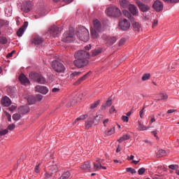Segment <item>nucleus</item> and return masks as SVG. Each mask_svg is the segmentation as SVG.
<instances>
[{
	"label": "nucleus",
	"mask_w": 179,
	"mask_h": 179,
	"mask_svg": "<svg viewBox=\"0 0 179 179\" xmlns=\"http://www.w3.org/2000/svg\"><path fill=\"white\" fill-rule=\"evenodd\" d=\"M126 171L127 173H131V174H136V170H135V169L127 168Z\"/></svg>",
	"instance_id": "46"
},
{
	"label": "nucleus",
	"mask_w": 179,
	"mask_h": 179,
	"mask_svg": "<svg viewBox=\"0 0 179 179\" xmlns=\"http://www.w3.org/2000/svg\"><path fill=\"white\" fill-rule=\"evenodd\" d=\"M145 171H146L145 168H141L140 169H138V173L139 174V176H142V175L145 174Z\"/></svg>",
	"instance_id": "52"
},
{
	"label": "nucleus",
	"mask_w": 179,
	"mask_h": 179,
	"mask_svg": "<svg viewBox=\"0 0 179 179\" xmlns=\"http://www.w3.org/2000/svg\"><path fill=\"white\" fill-rule=\"evenodd\" d=\"M128 139H131V135L124 134L122 137H120V139L117 140V142H119L120 143H122L124 141H128Z\"/></svg>",
	"instance_id": "32"
},
{
	"label": "nucleus",
	"mask_w": 179,
	"mask_h": 179,
	"mask_svg": "<svg viewBox=\"0 0 179 179\" xmlns=\"http://www.w3.org/2000/svg\"><path fill=\"white\" fill-rule=\"evenodd\" d=\"M121 6H123V8H127L128 6V1L127 0H122L120 3Z\"/></svg>",
	"instance_id": "50"
},
{
	"label": "nucleus",
	"mask_w": 179,
	"mask_h": 179,
	"mask_svg": "<svg viewBox=\"0 0 179 179\" xmlns=\"http://www.w3.org/2000/svg\"><path fill=\"white\" fill-rule=\"evenodd\" d=\"M36 101H41L43 100V95L41 94H36L35 96Z\"/></svg>",
	"instance_id": "49"
},
{
	"label": "nucleus",
	"mask_w": 179,
	"mask_h": 179,
	"mask_svg": "<svg viewBox=\"0 0 179 179\" xmlns=\"http://www.w3.org/2000/svg\"><path fill=\"white\" fill-rule=\"evenodd\" d=\"M136 3L141 12L145 13L150 10V6H149L148 4L142 3L140 0H136Z\"/></svg>",
	"instance_id": "9"
},
{
	"label": "nucleus",
	"mask_w": 179,
	"mask_h": 179,
	"mask_svg": "<svg viewBox=\"0 0 179 179\" xmlns=\"http://www.w3.org/2000/svg\"><path fill=\"white\" fill-rule=\"evenodd\" d=\"M76 36H78V38L82 41L86 43L89 41V31L85 27H78L76 29Z\"/></svg>",
	"instance_id": "1"
},
{
	"label": "nucleus",
	"mask_w": 179,
	"mask_h": 179,
	"mask_svg": "<svg viewBox=\"0 0 179 179\" xmlns=\"http://www.w3.org/2000/svg\"><path fill=\"white\" fill-rule=\"evenodd\" d=\"M15 52H16L15 50H13L11 52L8 53L6 55V58H10L11 57H13V54H15Z\"/></svg>",
	"instance_id": "57"
},
{
	"label": "nucleus",
	"mask_w": 179,
	"mask_h": 179,
	"mask_svg": "<svg viewBox=\"0 0 179 179\" xmlns=\"http://www.w3.org/2000/svg\"><path fill=\"white\" fill-rule=\"evenodd\" d=\"M27 103L29 106H31V104H36V96L33 95H30L27 98Z\"/></svg>",
	"instance_id": "28"
},
{
	"label": "nucleus",
	"mask_w": 179,
	"mask_h": 179,
	"mask_svg": "<svg viewBox=\"0 0 179 179\" xmlns=\"http://www.w3.org/2000/svg\"><path fill=\"white\" fill-rule=\"evenodd\" d=\"M29 78L30 79H32V80H34V82H37V83H40L41 85H44L45 83V78L38 73H30Z\"/></svg>",
	"instance_id": "3"
},
{
	"label": "nucleus",
	"mask_w": 179,
	"mask_h": 179,
	"mask_svg": "<svg viewBox=\"0 0 179 179\" xmlns=\"http://www.w3.org/2000/svg\"><path fill=\"white\" fill-rule=\"evenodd\" d=\"M123 14L124 15V16L126 17L129 19L131 20V22H134V20H135V18H134V17H132V15H131L129 13V11L124 10H123Z\"/></svg>",
	"instance_id": "33"
},
{
	"label": "nucleus",
	"mask_w": 179,
	"mask_h": 179,
	"mask_svg": "<svg viewBox=\"0 0 179 179\" xmlns=\"http://www.w3.org/2000/svg\"><path fill=\"white\" fill-rule=\"evenodd\" d=\"M158 96L160 99L155 100L156 103H157V101H160V100H167L169 99V95L166 93H159Z\"/></svg>",
	"instance_id": "31"
},
{
	"label": "nucleus",
	"mask_w": 179,
	"mask_h": 179,
	"mask_svg": "<svg viewBox=\"0 0 179 179\" xmlns=\"http://www.w3.org/2000/svg\"><path fill=\"white\" fill-rule=\"evenodd\" d=\"M27 26H29V22H24L23 25L17 31V36L18 37H22L23 36L26 29H27Z\"/></svg>",
	"instance_id": "11"
},
{
	"label": "nucleus",
	"mask_w": 179,
	"mask_h": 179,
	"mask_svg": "<svg viewBox=\"0 0 179 179\" xmlns=\"http://www.w3.org/2000/svg\"><path fill=\"white\" fill-rule=\"evenodd\" d=\"M93 124H94L93 117H89L85 122V129H90V128H92V127H93Z\"/></svg>",
	"instance_id": "22"
},
{
	"label": "nucleus",
	"mask_w": 179,
	"mask_h": 179,
	"mask_svg": "<svg viewBox=\"0 0 179 179\" xmlns=\"http://www.w3.org/2000/svg\"><path fill=\"white\" fill-rule=\"evenodd\" d=\"M114 134H115V127H113L110 130L105 131V135H106V136H111V135Z\"/></svg>",
	"instance_id": "35"
},
{
	"label": "nucleus",
	"mask_w": 179,
	"mask_h": 179,
	"mask_svg": "<svg viewBox=\"0 0 179 179\" xmlns=\"http://www.w3.org/2000/svg\"><path fill=\"white\" fill-rule=\"evenodd\" d=\"M73 64L76 68L80 69L81 68H85V66H87V65H89V59H76Z\"/></svg>",
	"instance_id": "8"
},
{
	"label": "nucleus",
	"mask_w": 179,
	"mask_h": 179,
	"mask_svg": "<svg viewBox=\"0 0 179 179\" xmlns=\"http://www.w3.org/2000/svg\"><path fill=\"white\" fill-rule=\"evenodd\" d=\"M122 120L124 122H128V121H129V117H128V116L122 115Z\"/></svg>",
	"instance_id": "55"
},
{
	"label": "nucleus",
	"mask_w": 179,
	"mask_h": 179,
	"mask_svg": "<svg viewBox=\"0 0 179 179\" xmlns=\"http://www.w3.org/2000/svg\"><path fill=\"white\" fill-rule=\"evenodd\" d=\"M6 117H7L8 121H9V122H10V121H12V116L10 115V114L7 113Z\"/></svg>",
	"instance_id": "63"
},
{
	"label": "nucleus",
	"mask_w": 179,
	"mask_h": 179,
	"mask_svg": "<svg viewBox=\"0 0 179 179\" xmlns=\"http://www.w3.org/2000/svg\"><path fill=\"white\" fill-rule=\"evenodd\" d=\"M101 167V164H99L98 163L96 164V162H94V170H95V171H99Z\"/></svg>",
	"instance_id": "45"
},
{
	"label": "nucleus",
	"mask_w": 179,
	"mask_h": 179,
	"mask_svg": "<svg viewBox=\"0 0 179 179\" xmlns=\"http://www.w3.org/2000/svg\"><path fill=\"white\" fill-rule=\"evenodd\" d=\"M35 173H37V174H38V173H40V164H38V165L36 166Z\"/></svg>",
	"instance_id": "60"
},
{
	"label": "nucleus",
	"mask_w": 179,
	"mask_h": 179,
	"mask_svg": "<svg viewBox=\"0 0 179 179\" xmlns=\"http://www.w3.org/2000/svg\"><path fill=\"white\" fill-rule=\"evenodd\" d=\"M18 113L19 114L24 115L25 114L30 113V108L29 106H21L18 108Z\"/></svg>",
	"instance_id": "18"
},
{
	"label": "nucleus",
	"mask_w": 179,
	"mask_h": 179,
	"mask_svg": "<svg viewBox=\"0 0 179 179\" xmlns=\"http://www.w3.org/2000/svg\"><path fill=\"white\" fill-rule=\"evenodd\" d=\"M99 104H100V100H98L95 101L94 103H92L90 105V109L94 110V108H97V106H99Z\"/></svg>",
	"instance_id": "41"
},
{
	"label": "nucleus",
	"mask_w": 179,
	"mask_h": 179,
	"mask_svg": "<svg viewBox=\"0 0 179 179\" xmlns=\"http://www.w3.org/2000/svg\"><path fill=\"white\" fill-rule=\"evenodd\" d=\"M126 42H127V39H125L124 38L120 39V41H119V44H118L119 47L124 45Z\"/></svg>",
	"instance_id": "51"
},
{
	"label": "nucleus",
	"mask_w": 179,
	"mask_h": 179,
	"mask_svg": "<svg viewBox=\"0 0 179 179\" xmlns=\"http://www.w3.org/2000/svg\"><path fill=\"white\" fill-rule=\"evenodd\" d=\"M44 41V39L40 36H36L33 41L32 44H35V45H40V44H42Z\"/></svg>",
	"instance_id": "21"
},
{
	"label": "nucleus",
	"mask_w": 179,
	"mask_h": 179,
	"mask_svg": "<svg viewBox=\"0 0 179 179\" xmlns=\"http://www.w3.org/2000/svg\"><path fill=\"white\" fill-rule=\"evenodd\" d=\"M129 10L134 16H135V15H138V8L134 4L129 5Z\"/></svg>",
	"instance_id": "20"
},
{
	"label": "nucleus",
	"mask_w": 179,
	"mask_h": 179,
	"mask_svg": "<svg viewBox=\"0 0 179 179\" xmlns=\"http://www.w3.org/2000/svg\"><path fill=\"white\" fill-rule=\"evenodd\" d=\"M71 177V172L66 171L64 173L59 179H68Z\"/></svg>",
	"instance_id": "39"
},
{
	"label": "nucleus",
	"mask_w": 179,
	"mask_h": 179,
	"mask_svg": "<svg viewBox=\"0 0 179 179\" xmlns=\"http://www.w3.org/2000/svg\"><path fill=\"white\" fill-rule=\"evenodd\" d=\"M131 26L134 31H136V33H140V31H142V25L139 24V22L133 21Z\"/></svg>",
	"instance_id": "16"
},
{
	"label": "nucleus",
	"mask_w": 179,
	"mask_h": 179,
	"mask_svg": "<svg viewBox=\"0 0 179 179\" xmlns=\"http://www.w3.org/2000/svg\"><path fill=\"white\" fill-rule=\"evenodd\" d=\"M20 118H22V115H20V113H15L13 115V120H14V121H19Z\"/></svg>",
	"instance_id": "40"
},
{
	"label": "nucleus",
	"mask_w": 179,
	"mask_h": 179,
	"mask_svg": "<svg viewBox=\"0 0 179 179\" xmlns=\"http://www.w3.org/2000/svg\"><path fill=\"white\" fill-rule=\"evenodd\" d=\"M119 27L120 30L127 31V30L131 28V22L127 19H120L119 21Z\"/></svg>",
	"instance_id": "7"
},
{
	"label": "nucleus",
	"mask_w": 179,
	"mask_h": 179,
	"mask_svg": "<svg viewBox=\"0 0 179 179\" xmlns=\"http://www.w3.org/2000/svg\"><path fill=\"white\" fill-rule=\"evenodd\" d=\"M91 36H92V37H93V38H98L99 33H97V31H96V29L92 28L91 29Z\"/></svg>",
	"instance_id": "38"
},
{
	"label": "nucleus",
	"mask_w": 179,
	"mask_h": 179,
	"mask_svg": "<svg viewBox=\"0 0 179 179\" xmlns=\"http://www.w3.org/2000/svg\"><path fill=\"white\" fill-rule=\"evenodd\" d=\"M92 75V71H89L87 72L86 74H85L83 76H82L81 78H80L78 79V80L76 81L74 83L75 86H78L79 85H80V83H82V82H84V80H86V79H87V78H89V76Z\"/></svg>",
	"instance_id": "15"
},
{
	"label": "nucleus",
	"mask_w": 179,
	"mask_h": 179,
	"mask_svg": "<svg viewBox=\"0 0 179 179\" xmlns=\"http://www.w3.org/2000/svg\"><path fill=\"white\" fill-rule=\"evenodd\" d=\"M86 118H87V114L80 116V120H86Z\"/></svg>",
	"instance_id": "64"
},
{
	"label": "nucleus",
	"mask_w": 179,
	"mask_h": 179,
	"mask_svg": "<svg viewBox=\"0 0 179 179\" xmlns=\"http://www.w3.org/2000/svg\"><path fill=\"white\" fill-rule=\"evenodd\" d=\"M22 9L25 13H29V12L33 9V3H31V1H26L22 7Z\"/></svg>",
	"instance_id": "12"
},
{
	"label": "nucleus",
	"mask_w": 179,
	"mask_h": 179,
	"mask_svg": "<svg viewBox=\"0 0 179 179\" xmlns=\"http://www.w3.org/2000/svg\"><path fill=\"white\" fill-rule=\"evenodd\" d=\"M36 92L41 93L42 94H47L48 93V88L41 85H37L35 87Z\"/></svg>",
	"instance_id": "13"
},
{
	"label": "nucleus",
	"mask_w": 179,
	"mask_h": 179,
	"mask_svg": "<svg viewBox=\"0 0 179 179\" xmlns=\"http://www.w3.org/2000/svg\"><path fill=\"white\" fill-rule=\"evenodd\" d=\"M93 24L95 30H97L99 32L101 31V23L100 21H99V20H94Z\"/></svg>",
	"instance_id": "23"
},
{
	"label": "nucleus",
	"mask_w": 179,
	"mask_h": 179,
	"mask_svg": "<svg viewBox=\"0 0 179 179\" xmlns=\"http://www.w3.org/2000/svg\"><path fill=\"white\" fill-rule=\"evenodd\" d=\"M7 92L10 97H15V93H16V88L13 87H9L7 88Z\"/></svg>",
	"instance_id": "25"
},
{
	"label": "nucleus",
	"mask_w": 179,
	"mask_h": 179,
	"mask_svg": "<svg viewBox=\"0 0 179 179\" xmlns=\"http://www.w3.org/2000/svg\"><path fill=\"white\" fill-rule=\"evenodd\" d=\"M15 128H16V125H15V124L13 123L8 126L7 129H8V131H13V129H15Z\"/></svg>",
	"instance_id": "48"
},
{
	"label": "nucleus",
	"mask_w": 179,
	"mask_h": 179,
	"mask_svg": "<svg viewBox=\"0 0 179 179\" xmlns=\"http://www.w3.org/2000/svg\"><path fill=\"white\" fill-rule=\"evenodd\" d=\"M163 3L159 0H156L152 4V9L155 10V12H163Z\"/></svg>",
	"instance_id": "10"
},
{
	"label": "nucleus",
	"mask_w": 179,
	"mask_h": 179,
	"mask_svg": "<svg viewBox=\"0 0 179 179\" xmlns=\"http://www.w3.org/2000/svg\"><path fill=\"white\" fill-rule=\"evenodd\" d=\"M52 176H54V173L50 172V173H48V172H46L45 173V178H50V177H52Z\"/></svg>",
	"instance_id": "54"
},
{
	"label": "nucleus",
	"mask_w": 179,
	"mask_h": 179,
	"mask_svg": "<svg viewBox=\"0 0 179 179\" xmlns=\"http://www.w3.org/2000/svg\"><path fill=\"white\" fill-rule=\"evenodd\" d=\"M76 59H89L90 54L85 50H79L74 54Z\"/></svg>",
	"instance_id": "6"
},
{
	"label": "nucleus",
	"mask_w": 179,
	"mask_h": 179,
	"mask_svg": "<svg viewBox=\"0 0 179 179\" xmlns=\"http://www.w3.org/2000/svg\"><path fill=\"white\" fill-rule=\"evenodd\" d=\"M94 124L96 125L99 124V123L103 121V115H98L95 116L93 118Z\"/></svg>",
	"instance_id": "26"
},
{
	"label": "nucleus",
	"mask_w": 179,
	"mask_h": 179,
	"mask_svg": "<svg viewBox=\"0 0 179 179\" xmlns=\"http://www.w3.org/2000/svg\"><path fill=\"white\" fill-rule=\"evenodd\" d=\"M96 162L98 164H101V163H103V162H104V159H101L99 157L96 158Z\"/></svg>",
	"instance_id": "58"
},
{
	"label": "nucleus",
	"mask_w": 179,
	"mask_h": 179,
	"mask_svg": "<svg viewBox=\"0 0 179 179\" xmlns=\"http://www.w3.org/2000/svg\"><path fill=\"white\" fill-rule=\"evenodd\" d=\"M145 110V107H143V108L140 110V117L141 118H143V111Z\"/></svg>",
	"instance_id": "62"
},
{
	"label": "nucleus",
	"mask_w": 179,
	"mask_h": 179,
	"mask_svg": "<svg viewBox=\"0 0 179 179\" xmlns=\"http://www.w3.org/2000/svg\"><path fill=\"white\" fill-rule=\"evenodd\" d=\"M112 105H113V100L108 99L106 101V103L102 104L101 109L106 110V108H108V107H111Z\"/></svg>",
	"instance_id": "24"
},
{
	"label": "nucleus",
	"mask_w": 179,
	"mask_h": 179,
	"mask_svg": "<svg viewBox=\"0 0 179 179\" xmlns=\"http://www.w3.org/2000/svg\"><path fill=\"white\" fill-rule=\"evenodd\" d=\"M138 129L139 131H146L147 129H149V127H145L143 124H141L140 122L138 126Z\"/></svg>",
	"instance_id": "47"
},
{
	"label": "nucleus",
	"mask_w": 179,
	"mask_h": 179,
	"mask_svg": "<svg viewBox=\"0 0 179 179\" xmlns=\"http://www.w3.org/2000/svg\"><path fill=\"white\" fill-rule=\"evenodd\" d=\"M8 38L5 36H0V44H7Z\"/></svg>",
	"instance_id": "43"
},
{
	"label": "nucleus",
	"mask_w": 179,
	"mask_h": 179,
	"mask_svg": "<svg viewBox=\"0 0 179 179\" xmlns=\"http://www.w3.org/2000/svg\"><path fill=\"white\" fill-rule=\"evenodd\" d=\"M48 170L51 173H57L58 171V166L57 164L49 166Z\"/></svg>",
	"instance_id": "34"
},
{
	"label": "nucleus",
	"mask_w": 179,
	"mask_h": 179,
	"mask_svg": "<svg viewBox=\"0 0 179 179\" xmlns=\"http://www.w3.org/2000/svg\"><path fill=\"white\" fill-rule=\"evenodd\" d=\"M81 169L83 170H88L90 171L91 169H92V165H91V162L90 161L88 162H85L84 163V164L81 166Z\"/></svg>",
	"instance_id": "27"
},
{
	"label": "nucleus",
	"mask_w": 179,
	"mask_h": 179,
	"mask_svg": "<svg viewBox=\"0 0 179 179\" xmlns=\"http://www.w3.org/2000/svg\"><path fill=\"white\" fill-rule=\"evenodd\" d=\"M141 79H142L143 81L149 80L150 79V73H145V74H143V76Z\"/></svg>",
	"instance_id": "44"
},
{
	"label": "nucleus",
	"mask_w": 179,
	"mask_h": 179,
	"mask_svg": "<svg viewBox=\"0 0 179 179\" xmlns=\"http://www.w3.org/2000/svg\"><path fill=\"white\" fill-rule=\"evenodd\" d=\"M101 52H103V49L101 48H99L93 50L91 55L92 57H97V55H99Z\"/></svg>",
	"instance_id": "29"
},
{
	"label": "nucleus",
	"mask_w": 179,
	"mask_h": 179,
	"mask_svg": "<svg viewBox=\"0 0 179 179\" xmlns=\"http://www.w3.org/2000/svg\"><path fill=\"white\" fill-rule=\"evenodd\" d=\"M52 68L58 73H64L65 72V66L58 61H53L52 62Z\"/></svg>",
	"instance_id": "5"
},
{
	"label": "nucleus",
	"mask_w": 179,
	"mask_h": 179,
	"mask_svg": "<svg viewBox=\"0 0 179 179\" xmlns=\"http://www.w3.org/2000/svg\"><path fill=\"white\" fill-rule=\"evenodd\" d=\"M157 157H164L167 156V152L164 150H159L156 153Z\"/></svg>",
	"instance_id": "30"
},
{
	"label": "nucleus",
	"mask_w": 179,
	"mask_h": 179,
	"mask_svg": "<svg viewBox=\"0 0 179 179\" xmlns=\"http://www.w3.org/2000/svg\"><path fill=\"white\" fill-rule=\"evenodd\" d=\"M115 41H117V37L111 36V37H109V38L107 41V44H109V45H113V44H114V43H115Z\"/></svg>",
	"instance_id": "37"
},
{
	"label": "nucleus",
	"mask_w": 179,
	"mask_h": 179,
	"mask_svg": "<svg viewBox=\"0 0 179 179\" xmlns=\"http://www.w3.org/2000/svg\"><path fill=\"white\" fill-rule=\"evenodd\" d=\"M101 38L104 40V41H108V38H110V37H108V36L106 34H103Z\"/></svg>",
	"instance_id": "59"
},
{
	"label": "nucleus",
	"mask_w": 179,
	"mask_h": 179,
	"mask_svg": "<svg viewBox=\"0 0 179 179\" xmlns=\"http://www.w3.org/2000/svg\"><path fill=\"white\" fill-rule=\"evenodd\" d=\"M117 113V111L115 110V108L114 106H111L109 113L110 114H113V113Z\"/></svg>",
	"instance_id": "61"
},
{
	"label": "nucleus",
	"mask_w": 179,
	"mask_h": 179,
	"mask_svg": "<svg viewBox=\"0 0 179 179\" xmlns=\"http://www.w3.org/2000/svg\"><path fill=\"white\" fill-rule=\"evenodd\" d=\"M9 132V131L6 129L3 131H0V136H3L4 135H6V134H8Z\"/></svg>",
	"instance_id": "53"
},
{
	"label": "nucleus",
	"mask_w": 179,
	"mask_h": 179,
	"mask_svg": "<svg viewBox=\"0 0 179 179\" xmlns=\"http://www.w3.org/2000/svg\"><path fill=\"white\" fill-rule=\"evenodd\" d=\"M76 103V99H75V97H72L67 102L66 106L68 107H72V106H75Z\"/></svg>",
	"instance_id": "36"
},
{
	"label": "nucleus",
	"mask_w": 179,
	"mask_h": 179,
	"mask_svg": "<svg viewBox=\"0 0 179 179\" xmlns=\"http://www.w3.org/2000/svg\"><path fill=\"white\" fill-rule=\"evenodd\" d=\"M19 80L22 85H30V80L24 74H20L19 76Z\"/></svg>",
	"instance_id": "17"
},
{
	"label": "nucleus",
	"mask_w": 179,
	"mask_h": 179,
	"mask_svg": "<svg viewBox=\"0 0 179 179\" xmlns=\"http://www.w3.org/2000/svg\"><path fill=\"white\" fill-rule=\"evenodd\" d=\"M159 24V20H154L153 23H152V29H155L156 26Z\"/></svg>",
	"instance_id": "56"
},
{
	"label": "nucleus",
	"mask_w": 179,
	"mask_h": 179,
	"mask_svg": "<svg viewBox=\"0 0 179 179\" xmlns=\"http://www.w3.org/2000/svg\"><path fill=\"white\" fill-rule=\"evenodd\" d=\"M1 103L4 107H9V106L12 104V101H10V99H9L8 96H4L1 99Z\"/></svg>",
	"instance_id": "19"
},
{
	"label": "nucleus",
	"mask_w": 179,
	"mask_h": 179,
	"mask_svg": "<svg viewBox=\"0 0 179 179\" xmlns=\"http://www.w3.org/2000/svg\"><path fill=\"white\" fill-rule=\"evenodd\" d=\"M62 41L63 43H72L75 41V33L73 30L70 29L63 34Z\"/></svg>",
	"instance_id": "4"
},
{
	"label": "nucleus",
	"mask_w": 179,
	"mask_h": 179,
	"mask_svg": "<svg viewBox=\"0 0 179 179\" xmlns=\"http://www.w3.org/2000/svg\"><path fill=\"white\" fill-rule=\"evenodd\" d=\"M50 33L53 37H58L59 36V28L56 26H52L50 27Z\"/></svg>",
	"instance_id": "14"
},
{
	"label": "nucleus",
	"mask_w": 179,
	"mask_h": 179,
	"mask_svg": "<svg viewBox=\"0 0 179 179\" xmlns=\"http://www.w3.org/2000/svg\"><path fill=\"white\" fill-rule=\"evenodd\" d=\"M81 73L82 72H73L71 74L70 78L71 79H75L76 78H78V76H79Z\"/></svg>",
	"instance_id": "42"
},
{
	"label": "nucleus",
	"mask_w": 179,
	"mask_h": 179,
	"mask_svg": "<svg viewBox=\"0 0 179 179\" xmlns=\"http://www.w3.org/2000/svg\"><path fill=\"white\" fill-rule=\"evenodd\" d=\"M106 13L110 17H120V16H121V10L116 6L108 7L106 10Z\"/></svg>",
	"instance_id": "2"
}]
</instances>
